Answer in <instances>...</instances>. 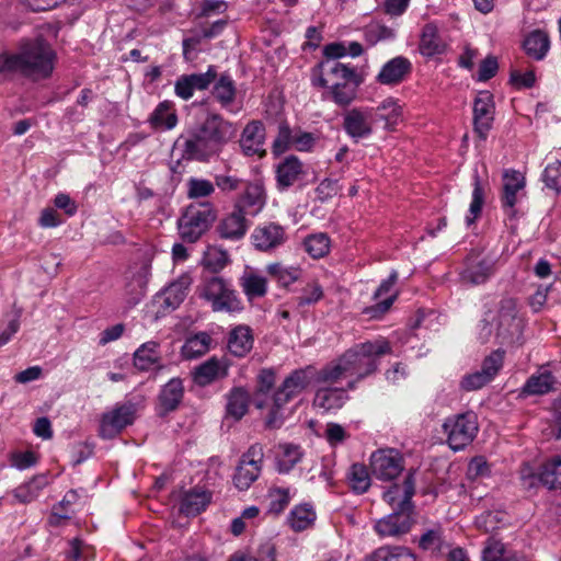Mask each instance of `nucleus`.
I'll return each mask as SVG.
<instances>
[{
	"label": "nucleus",
	"instance_id": "nucleus-1",
	"mask_svg": "<svg viewBox=\"0 0 561 561\" xmlns=\"http://www.w3.org/2000/svg\"><path fill=\"white\" fill-rule=\"evenodd\" d=\"M56 53L42 35L23 37L14 51L0 54V77L20 75L34 81L47 79L55 67Z\"/></svg>",
	"mask_w": 561,
	"mask_h": 561
},
{
	"label": "nucleus",
	"instance_id": "nucleus-2",
	"mask_svg": "<svg viewBox=\"0 0 561 561\" xmlns=\"http://www.w3.org/2000/svg\"><path fill=\"white\" fill-rule=\"evenodd\" d=\"M229 124L219 115H210L198 127L182 134L174 147L182 150V159L207 161L227 139Z\"/></svg>",
	"mask_w": 561,
	"mask_h": 561
},
{
	"label": "nucleus",
	"instance_id": "nucleus-3",
	"mask_svg": "<svg viewBox=\"0 0 561 561\" xmlns=\"http://www.w3.org/2000/svg\"><path fill=\"white\" fill-rule=\"evenodd\" d=\"M401 106L393 99L385 100L377 107H354L343 114V129L355 141L368 138L374 125L383 122L385 129H392L400 121Z\"/></svg>",
	"mask_w": 561,
	"mask_h": 561
},
{
	"label": "nucleus",
	"instance_id": "nucleus-4",
	"mask_svg": "<svg viewBox=\"0 0 561 561\" xmlns=\"http://www.w3.org/2000/svg\"><path fill=\"white\" fill-rule=\"evenodd\" d=\"M391 351V345L386 340L367 341L347 350L342 355L343 363L347 368L348 376L355 377V380L347 383V389H355L358 381L375 374L380 357L390 354Z\"/></svg>",
	"mask_w": 561,
	"mask_h": 561
},
{
	"label": "nucleus",
	"instance_id": "nucleus-5",
	"mask_svg": "<svg viewBox=\"0 0 561 561\" xmlns=\"http://www.w3.org/2000/svg\"><path fill=\"white\" fill-rule=\"evenodd\" d=\"M318 67L332 81L325 98L340 107L350 106L357 98L358 88L363 83V78L356 68L334 60H323Z\"/></svg>",
	"mask_w": 561,
	"mask_h": 561
},
{
	"label": "nucleus",
	"instance_id": "nucleus-6",
	"mask_svg": "<svg viewBox=\"0 0 561 561\" xmlns=\"http://www.w3.org/2000/svg\"><path fill=\"white\" fill-rule=\"evenodd\" d=\"M216 211L210 203L190 204L178 220V229L184 242L195 243L210 228Z\"/></svg>",
	"mask_w": 561,
	"mask_h": 561
},
{
	"label": "nucleus",
	"instance_id": "nucleus-7",
	"mask_svg": "<svg viewBox=\"0 0 561 561\" xmlns=\"http://www.w3.org/2000/svg\"><path fill=\"white\" fill-rule=\"evenodd\" d=\"M495 321V337L500 344L510 345L520 341L524 322L518 314L516 299L511 297L501 299Z\"/></svg>",
	"mask_w": 561,
	"mask_h": 561
},
{
	"label": "nucleus",
	"instance_id": "nucleus-8",
	"mask_svg": "<svg viewBox=\"0 0 561 561\" xmlns=\"http://www.w3.org/2000/svg\"><path fill=\"white\" fill-rule=\"evenodd\" d=\"M199 295L211 304L214 311L236 312L243 309L242 301L237 297L231 285L219 276L206 279Z\"/></svg>",
	"mask_w": 561,
	"mask_h": 561
},
{
	"label": "nucleus",
	"instance_id": "nucleus-9",
	"mask_svg": "<svg viewBox=\"0 0 561 561\" xmlns=\"http://www.w3.org/2000/svg\"><path fill=\"white\" fill-rule=\"evenodd\" d=\"M447 443L454 450H461L469 445L478 433L477 416L473 412L460 413L447 417L443 424Z\"/></svg>",
	"mask_w": 561,
	"mask_h": 561
},
{
	"label": "nucleus",
	"instance_id": "nucleus-10",
	"mask_svg": "<svg viewBox=\"0 0 561 561\" xmlns=\"http://www.w3.org/2000/svg\"><path fill=\"white\" fill-rule=\"evenodd\" d=\"M413 510L410 488L408 495L400 502L399 508L392 510V513L379 519L375 525V530L380 536H398L408 533L413 524Z\"/></svg>",
	"mask_w": 561,
	"mask_h": 561
},
{
	"label": "nucleus",
	"instance_id": "nucleus-11",
	"mask_svg": "<svg viewBox=\"0 0 561 561\" xmlns=\"http://www.w3.org/2000/svg\"><path fill=\"white\" fill-rule=\"evenodd\" d=\"M314 375L316 367L313 365L294 369L273 393L277 404H287L300 396L314 381Z\"/></svg>",
	"mask_w": 561,
	"mask_h": 561
},
{
	"label": "nucleus",
	"instance_id": "nucleus-12",
	"mask_svg": "<svg viewBox=\"0 0 561 561\" xmlns=\"http://www.w3.org/2000/svg\"><path fill=\"white\" fill-rule=\"evenodd\" d=\"M136 416V405L131 402L115 407L112 411L104 413L100 424V436L113 438L125 427L131 425Z\"/></svg>",
	"mask_w": 561,
	"mask_h": 561
},
{
	"label": "nucleus",
	"instance_id": "nucleus-13",
	"mask_svg": "<svg viewBox=\"0 0 561 561\" xmlns=\"http://www.w3.org/2000/svg\"><path fill=\"white\" fill-rule=\"evenodd\" d=\"M370 469L378 480L391 481L403 470V459L394 449H379L370 457Z\"/></svg>",
	"mask_w": 561,
	"mask_h": 561
},
{
	"label": "nucleus",
	"instance_id": "nucleus-14",
	"mask_svg": "<svg viewBox=\"0 0 561 561\" xmlns=\"http://www.w3.org/2000/svg\"><path fill=\"white\" fill-rule=\"evenodd\" d=\"M494 101L489 91H482L473 102V130L478 137L485 140L494 121Z\"/></svg>",
	"mask_w": 561,
	"mask_h": 561
},
{
	"label": "nucleus",
	"instance_id": "nucleus-15",
	"mask_svg": "<svg viewBox=\"0 0 561 561\" xmlns=\"http://www.w3.org/2000/svg\"><path fill=\"white\" fill-rule=\"evenodd\" d=\"M217 232L221 239L237 241L245 232V197L240 196L233 206V210L225 216L217 226Z\"/></svg>",
	"mask_w": 561,
	"mask_h": 561
},
{
	"label": "nucleus",
	"instance_id": "nucleus-16",
	"mask_svg": "<svg viewBox=\"0 0 561 561\" xmlns=\"http://www.w3.org/2000/svg\"><path fill=\"white\" fill-rule=\"evenodd\" d=\"M217 71L210 66L206 72L180 76L174 83V93L182 100H190L195 91L206 90L216 79Z\"/></svg>",
	"mask_w": 561,
	"mask_h": 561
},
{
	"label": "nucleus",
	"instance_id": "nucleus-17",
	"mask_svg": "<svg viewBox=\"0 0 561 561\" xmlns=\"http://www.w3.org/2000/svg\"><path fill=\"white\" fill-rule=\"evenodd\" d=\"M287 240L285 229L276 222H267L257 226L251 234V243L254 249L270 252Z\"/></svg>",
	"mask_w": 561,
	"mask_h": 561
},
{
	"label": "nucleus",
	"instance_id": "nucleus-18",
	"mask_svg": "<svg viewBox=\"0 0 561 561\" xmlns=\"http://www.w3.org/2000/svg\"><path fill=\"white\" fill-rule=\"evenodd\" d=\"M192 285V277L190 274L184 273L164 288L158 298L162 300L161 307L163 310H175L187 296L188 289Z\"/></svg>",
	"mask_w": 561,
	"mask_h": 561
},
{
	"label": "nucleus",
	"instance_id": "nucleus-19",
	"mask_svg": "<svg viewBox=\"0 0 561 561\" xmlns=\"http://www.w3.org/2000/svg\"><path fill=\"white\" fill-rule=\"evenodd\" d=\"M276 381V371L274 368H262L255 377V388L252 397L248 393V405L252 404L256 409L267 408L270 401V392L274 388Z\"/></svg>",
	"mask_w": 561,
	"mask_h": 561
},
{
	"label": "nucleus",
	"instance_id": "nucleus-20",
	"mask_svg": "<svg viewBox=\"0 0 561 561\" xmlns=\"http://www.w3.org/2000/svg\"><path fill=\"white\" fill-rule=\"evenodd\" d=\"M184 397V386L181 378H172L162 386L158 396L159 415L163 416L175 411Z\"/></svg>",
	"mask_w": 561,
	"mask_h": 561
},
{
	"label": "nucleus",
	"instance_id": "nucleus-21",
	"mask_svg": "<svg viewBox=\"0 0 561 561\" xmlns=\"http://www.w3.org/2000/svg\"><path fill=\"white\" fill-rule=\"evenodd\" d=\"M494 273V262L490 259L468 260L460 273L462 283L480 285L485 283Z\"/></svg>",
	"mask_w": 561,
	"mask_h": 561
},
{
	"label": "nucleus",
	"instance_id": "nucleus-22",
	"mask_svg": "<svg viewBox=\"0 0 561 561\" xmlns=\"http://www.w3.org/2000/svg\"><path fill=\"white\" fill-rule=\"evenodd\" d=\"M227 375V365L217 357H211L194 369L193 380L196 385L205 387Z\"/></svg>",
	"mask_w": 561,
	"mask_h": 561
},
{
	"label": "nucleus",
	"instance_id": "nucleus-23",
	"mask_svg": "<svg viewBox=\"0 0 561 561\" xmlns=\"http://www.w3.org/2000/svg\"><path fill=\"white\" fill-rule=\"evenodd\" d=\"M411 69L410 60L403 56H398L383 65L377 80L382 84H397L404 79Z\"/></svg>",
	"mask_w": 561,
	"mask_h": 561
},
{
	"label": "nucleus",
	"instance_id": "nucleus-24",
	"mask_svg": "<svg viewBox=\"0 0 561 561\" xmlns=\"http://www.w3.org/2000/svg\"><path fill=\"white\" fill-rule=\"evenodd\" d=\"M348 400L343 388L320 387L317 389L313 405L325 412L341 409Z\"/></svg>",
	"mask_w": 561,
	"mask_h": 561
},
{
	"label": "nucleus",
	"instance_id": "nucleus-25",
	"mask_svg": "<svg viewBox=\"0 0 561 561\" xmlns=\"http://www.w3.org/2000/svg\"><path fill=\"white\" fill-rule=\"evenodd\" d=\"M525 187V178L518 171L505 172L502 206L507 209L508 216L513 217L515 214L514 206L517 202V192Z\"/></svg>",
	"mask_w": 561,
	"mask_h": 561
},
{
	"label": "nucleus",
	"instance_id": "nucleus-26",
	"mask_svg": "<svg viewBox=\"0 0 561 561\" xmlns=\"http://www.w3.org/2000/svg\"><path fill=\"white\" fill-rule=\"evenodd\" d=\"M148 123L157 130H171L178 124L174 103L169 100L160 102L148 117Z\"/></svg>",
	"mask_w": 561,
	"mask_h": 561
},
{
	"label": "nucleus",
	"instance_id": "nucleus-27",
	"mask_svg": "<svg viewBox=\"0 0 561 561\" xmlns=\"http://www.w3.org/2000/svg\"><path fill=\"white\" fill-rule=\"evenodd\" d=\"M302 162L294 154L286 157L276 169L277 185L286 190L294 185L302 175Z\"/></svg>",
	"mask_w": 561,
	"mask_h": 561
},
{
	"label": "nucleus",
	"instance_id": "nucleus-28",
	"mask_svg": "<svg viewBox=\"0 0 561 561\" xmlns=\"http://www.w3.org/2000/svg\"><path fill=\"white\" fill-rule=\"evenodd\" d=\"M211 494L202 489L194 488L185 492L181 499L180 513L185 516H196L209 505Z\"/></svg>",
	"mask_w": 561,
	"mask_h": 561
},
{
	"label": "nucleus",
	"instance_id": "nucleus-29",
	"mask_svg": "<svg viewBox=\"0 0 561 561\" xmlns=\"http://www.w3.org/2000/svg\"><path fill=\"white\" fill-rule=\"evenodd\" d=\"M419 50L425 57H433L444 53L445 45L443 44L438 35V28L434 23H427L423 26Z\"/></svg>",
	"mask_w": 561,
	"mask_h": 561
},
{
	"label": "nucleus",
	"instance_id": "nucleus-30",
	"mask_svg": "<svg viewBox=\"0 0 561 561\" xmlns=\"http://www.w3.org/2000/svg\"><path fill=\"white\" fill-rule=\"evenodd\" d=\"M556 377L548 369L530 376L523 387V392L528 396H543L554 390Z\"/></svg>",
	"mask_w": 561,
	"mask_h": 561
},
{
	"label": "nucleus",
	"instance_id": "nucleus-31",
	"mask_svg": "<svg viewBox=\"0 0 561 561\" xmlns=\"http://www.w3.org/2000/svg\"><path fill=\"white\" fill-rule=\"evenodd\" d=\"M213 339L207 332H198L186 339L181 354L185 359H195L205 355L211 345Z\"/></svg>",
	"mask_w": 561,
	"mask_h": 561
},
{
	"label": "nucleus",
	"instance_id": "nucleus-32",
	"mask_svg": "<svg viewBox=\"0 0 561 561\" xmlns=\"http://www.w3.org/2000/svg\"><path fill=\"white\" fill-rule=\"evenodd\" d=\"M48 484L46 474L33 477L30 481L19 485L13 490L14 499L22 504L30 503L38 497L41 491Z\"/></svg>",
	"mask_w": 561,
	"mask_h": 561
},
{
	"label": "nucleus",
	"instance_id": "nucleus-33",
	"mask_svg": "<svg viewBox=\"0 0 561 561\" xmlns=\"http://www.w3.org/2000/svg\"><path fill=\"white\" fill-rule=\"evenodd\" d=\"M541 485L548 490L561 489V456L556 455L540 466Z\"/></svg>",
	"mask_w": 561,
	"mask_h": 561
},
{
	"label": "nucleus",
	"instance_id": "nucleus-34",
	"mask_svg": "<svg viewBox=\"0 0 561 561\" xmlns=\"http://www.w3.org/2000/svg\"><path fill=\"white\" fill-rule=\"evenodd\" d=\"M160 344L149 341L141 344L134 353V365L137 369L146 371L159 362Z\"/></svg>",
	"mask_w": 561,
	"mask_h": 561
},
{
	"label": "nucleus",
	"instance_id": "nucleus-35",
	"mask_svg": "<svg viewBox=\"0 0 561 561\" xmlns=\"http://www.w3.org/2000/svg\"><path fill=\"white\" fill-rule=\"evenodd\" d=\"M523 47L529 57L541 60L549 50V37L542 31H534L525 38Z\"/></svg>",
	"mask_w": 561,
	"mask_h": 561
},
{
	"label": "nucleus",
	"instance_id": "nucleus-36",
	"mask_svg": "<svg viewBox=\"0 0 561 561\" xmlns=\"http://www.w3.org/2000/svg\"><path fill=\"white\" fill-rule=\"evenodd\" d=\"M344 376H348V371L343 363V357L340 356L335 362L325 365L320 370L316 368L313 380L319 385H332Z\"/></svg>",
	"mask_w": 561,
	"mask_h": 561
},
{
	"label": "nucleus",
	"instance_id": "nucleus-37",
	"mask_svg": "<svg viewBox=\"0 0 561 561\" xmlns=\"http://www.w3.org/2000/svg\"><path fill=\"white\" fill-rule=\"evenodd\" d=\"M414 474L410 472L405 478L403 485L393 484L386 492H383V500L391 506L392 510L399 508L400 502L408 495V491L411 488V499L415 493L414 488Z\"/></svg>",
	"mask_w": 561,
	"mask_h": 561
},
{
	"label": "nucleus",
	"instance_id": "nucleus-38",
	"mask_svg": "<svg viewBox=\"0 0 561 561\" xmlns=\"http://www.w3.org/2000/svg\"><path fill=\"white\" fill-rule=\"evenodd\" d=\"M367 561H415V556L405 547H380L367 557Z\"/></svg>",
	"mask_w": 561,
	"mask_h": 561
},
{
	"label": "nucleus",
	"instance_id": "nucleus-39",
	"mask_svg": "<svg viewBox=\"0 0 561 561\" xmlns=\"http://www.w3.org/2000/svg\"><path fill=\"white\" fill-rule=\"evenodd\" d=\"M316 519V513L309 504H300L295 506L288 517L287 522L295 531H302L307 529Z\"/></svg>",
	"mask_w": 561,
	"mask_h": 561
},
{
	"label": "nucleus",
	"instance_id": "nucleus-40",
	"mask_svg": "<svg viewBox=\"0 0 561 561\" xmlns=\"http://www.w3.org/2000/svg\"><path fill=\"white\" fill-rule=\"evenodd\" d=\"M277 458V469L280 473H288L302 458V451L299 445L283 444Z\"/></svg>",
	"mask_w": 561,
	"mask_h": 561
},
{
	"label": "nucleus",
	"instance_id": "nucleus-41",
	"mask_svg": "<svg viewBox=\"0 0 561 561\" xmlns=\"http://www.w3.org/2000/svg\"><path fill=\"white\" fill-rule=\"evenodd\" d=\"M331 241L327 233L319 232L304 240L305 251L313 259H321L330 251Z\"/></svg>",
	"mask_w": 561,
	"mask_h": 561
},
{
	"label": "nucleus",
	"instance_id": "nucleus-42",
	"mask_svg": "<svg viewBox=\"0 0 561 561\" xmlns=\"http://www.w3.org/2000/svg\"><path fill=\"white\" fill-rule=\"evenodd\" d=\"M482 561H516V557L506 550L504 543L491 536L484 543Z\"/></svg>",
	"mask_w": 561,
	"mask_h": 561
},
{
	"label": "nucleus",
	"instance_id": "nucleus-43",
	"mask_svg": "<svg viewBox=\"0 0 561 561\" xmlns=\"http://www.w3.org/2000/svg\"><path fill=\"white\" fill-rule=\"evenodd\" d=\"M347 480L351 489L357 494L367 492L370 486V476L368 469L363 463H354L351 466Z\"/></svg>",
	"mask_w": 561,
	"mask_h": 561
},
{
	"label": "nucleus",
	"instance_id": "nucleus-44",
	"mask_svg": "<svg viewBox=\"0 0 561 561\" xmlns=\"http://www.w3.org/2000/svg\"><path fill=\"white\" fill-rule=\"evenodd\" d=\"M78 500V493L76 490L68 491L64 499L53 506L51 514L49 516V525L57 527L61 525V520L70 519L68 507Z\"/></svg>",
	"mask_w": 561,
	"mask_h": 561
},
{
	"label": "nucleus",
	"instance_id": "nucleus-45",
	"mask_svg": "<svg viewBox=\"0 0 561 561\" xmlns=\"http://www.w3.org/2000/svg\"><path fill=\"white\" fill-rule=\"evenodd\" d=\"M213 94L222 106L229 105L236 95V87L233 80L222 75L219 80L215 83Z\"/></svg>",
	"mask_w": 561,
	"mask_h": 561
},
{
	"label": "nucleus",
	"instance_id": "nucleus-46",
	"mask_svg": "<svg viewBox=\"0 0 561 561\" xmlns=\"http://www.w3.org/2000/svg\"><path fill=\"white\" fill-rule=\"evenodd\" d=\"M265 201L263 184L259 181L248 183V215H257L264 207Z\"/></svg>",
	"mask_w": 561,
	"mask_h": 561
},
{
	"label": "nucleus",
	"instance_id": "nucleus-47",
	"mask_svg": "<svg viewBox=\"0 0 561 561\" xmlns=\"http://www.w3.org/2000/svg\"><path fill=\"white\" fill-rule=\"evenodd\" d=\"M484 187L481 184L480 176L476 173L473 176L472 201L469 207L470 216L466 217L468 226L474 222L476 218L481 214L484 204Z\"/></svg>",
	"mask_w": 561,
	"mask_h": 561
},
{
	"label": "nucleus",
	"instance_id": "nucleus-48",
	"mask_svg": "<svg viewBox=\"0 0 561 561\" xmlns=\"http://www.w3.org/2000/svg\"><path fill=\"white\" fill-rule=\"evenodd\" d=\"M227 415L239 421L245 415V390L236 388L231 391L227 403Z\"/></svg>",
	"mask_w": 561,
	"mask_h": 561
},
{
	"label": "nucleus",
	"instance_id": "nucleus-49",
	"mask_svg": "<svg viewBox=\"0 0 561 561\" xmlns=\"http://www.w3.org/2000/svg\"><path fill=\"white\" fill-rule=\"evenodd\" d=\"M505 523V513L501 511L483 512L476 518V526L484 533H492Z\"/></svg>",
	"mask_w": 561,
	"mask_h": 561
},
{
	"label": "nucleus",
	"instance_id": "nucleus-50",
	"mask_svg": "<svg viewBox=\"0 0 561 561\" xmlns=\"http://www.w3.org/2000/svg\"><path fill=\"white\" fill-rule=\"evenodd\" d=\"M227 347L229 353L237 357L245 355V327L237 325L230 331Z\"/></svg>",
	"mask_w": 561,
	"mask_h": 561
},
{
	"label": "nucleus",
	"instance_id": "nucleus-51",
	"mask_svg": "<svg viewBox=\"0 0 561 561\" xmlns=\"http://www.w3.org/2000/svg\"><path fill=\"white\" fill-rule=\"evenodd\" d=\"M8 460L11 467L18 470H25L37 463V456L32 450H14L9 453Z\"/></svg>",
	"mask_w": 561,
	"mask_h": 561
},
{
	"label": "nucleus",
	"instance_id": "nucleus-52",
	"mask_svg": "<svg viewBox=\"0 0 561 561\" xmlns=\"http://www.w3.org/2000/svg\"><path fill=\"white\" fill-rule=\"evenodd\" d=\"M541 179L549 190L561 192V161L556 160L549 163L541 175Z\"/></svg>",
	"mask_w": 561,
	"mask_h": 561
},
{
	"label": "nucleus",
	"instance_id": "nucleus-53",
	"mask_svg": "<svg viewBox=\"0 0 561 561\" xmlns=\"http://www.w3.org/2000/svg\"><path fill=\"white\" fill-rule=\"evenodd\" d=\"M294 134L288 126V124L283 123L278 127V134L273 141L272 152L274 156L278 157L287 151L293 145Z\"/></svg>",
	"mask_w": 561,
	"mask_h": 561
},
{
	"label": "nucleus",
	"instance_id": "nucleus-54",
	"mask_svg": "<svg viewBox=\"0 0 561 561\" xmlns=\"http://www.w3.org/2000/svg\"><path fill=\"white\" fill-rule=\"evenodd\" d=\"M263 458L264 454L261 445L255 444L248 448V465L253 468V471L248 470V485L257 479Z\"/></svg>",
	"mask_w": 561,
	"mask_h": 561
},
{
	"label": "nucleus",
	"instance_id": "nucleus-55",
	"mask_svg": "<svg viewBox=\"0 0 561 561\" xmlns=\"http://www.w3.org/2000/svg\"><path fill=\"white\" fill-rule=\"evenodd\" d=\"M215 186L209 180L191 178L187 182V195L190 198H202L211 195Z\"/></svg>",
	"mask_w": 561,
	"mask_h": 561
},
{
	"label": "nucleus",
	"instance_id": "nucleus-56",
	"mask_svg": "<svg viewBox=\"0 0 561 561\" xmlns=\"http://www.w3.org/2000/svg\"><path fill=\"white\" fill-rule=\"evenodd\" d=\"M272 402L268 403V413L264 420V426L268 430H276L280 428L284 424V413L283 409L286 404H277L276 397L273 394L272 399H270Z\"/></svg>",
	"mask_w": 561,
	"mask_h": 561
},
{
	"label": "nucleus",
	"instance_id": "nucleus-57",
	"mask_svg": "<svg viewBox=\"0 0 561 561\" xmlns=\"http://www.w3.org/2000/svg\"><path fill=\"white\" fill-rule=\"evenodd\" d=\"M322 297H323L322 287L319 284L313 283L309 287L305 288L302 295L299 297H296L295 301H296L297 308L300 309V308H304L305 306L313 305V304L318 302L319 300L322 299Z\"/></svg>",
	"mask_w": 561,
	"mask_h": 561
},
{
	"label": "nucleus",
	"instance_id": "nucleus-58",
	"mask_svg": "<svg viewBox=\"0 0 561 561\" xmlns=\"http://www.w3.org/2000/svg\"><path fill=\"white\" fill-rule=\"evenodd\" d=\"M290 496L289 492L286 489H276L271 494V502L268 505V513L278 515L280 514L289 504Z\"/></svg>",
	"mask_w": 561,
	"mask_h": 561
},
{
	"label": "nucleus",
	"instance_id": "nucleus-59",
	"mask_svg": "<svg viewBox=\"0 0 561 561\" xmlns=\"http://www.w3.org/2000/svg\"><path fill=\"white\" fill-rule=\"evenodd\" d=\"M492 379L488 377L481 369L465 376L461 380V388L466 391L479 390L489 383Z\"/></svg>",
	"mask_w": 561,
	"mask_h": 561
},
{
	"label": "nucleus",
	"instance_id": "nucleus-60",
	"mask_svg": "<svg viewBox=\"0 0 561 561\" xmlns=\"http://www.w3.org/2000/svg\"><path fill=\"white\" fill-rule=\"evenodd\" d=\"M504 352L496 350L486 356L482 363L481 370L493 379L503 365Z\"/></svg>",
	"mask_w": 561,
	"mask_h": 561
},
{
	"label": "nucleus",
	"instance_id": "nucleus-61",
	"mask_svg": "<svg viewBox=\"0 0 561 561\" xmlns=\"http://www.w3.org/2000/svg\"><path fill=\"white\" fill-rule=\"evenodd\" d=\"M519 479L522 486L525 490L536 489L539 484H541V472H535L534 469L529 465H523L519 471Z\"/></svg>",
	"mask_w": 561,
	"mask_h": 561
},
{
	"label": "nucleus",
	"instance_id": "nucleus-62",
	"mask_svg": "<svg viewBox=\"0 0 561 561\" xmlns=\"http://www.w3.org/2000/svg\"><path fill=\"white\" fill-rule=\"evenodd\" d=\"M495 321V314L489 310L484 312L482 319L477 325L478 339L481 343H486L493 334L494 328L493 322Z\"/></svg>",
	"mask_w": 561,
	"mask_h": 561
},
{
	"label": "nucleus",
	"instance_id": "nucleus-63",
	"mask_svg": "<svg viewBox=\"0 0 561 561\" xmlns=\"http://www.w3.org/2000/svg\"><path fill=\"white\" fill-rule=\"evenodd\" d=\"M227 261V253L217 250H209L203 259L205 267L213 272L222 270L226 266Z\"/></svg>",
	"mask_w": 561,
	"mask_h": 561
},
{
	"label": "nucleus",
	"instance_id": "nucleus-64",
	"mask_svg": "<svg viewBox=\"0 0 561 561\" xmlns=\"http://www.w3.org/2000/svg\"><path fill=\"white\" fill-rule=\"evenodd\" d=\"M499 69L497 59L494 56H488L479 66L478 80L488 81L493 78Z\"/></svg>",
	"mask_w": 561,
	"mask_h": 561
}]
</instances>
